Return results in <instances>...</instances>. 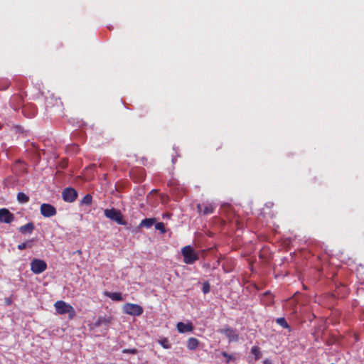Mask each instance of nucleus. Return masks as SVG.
<instances>
[{
  "label": "nucleus",
  "mask_w": 364,
  "mask_h": 364,
  "mask_svg": "<svg viewBox=\"0 0 364 364\" xmlns=\"http://www.w3.org/2000/svg\"><path fill=\"white\" fill-rule=\"evenodd\" d=\"M54 306L58 314L60 315L68 314L70 319H73L76 316L74 308L64 301H57Z\"/></svg>",
  "instance_id": "f257e3e1"
},
{
  "label": "nucleus",
  "mask_w": 364,
  "mask_h": 364,
  "mask_svg": "<svg viewBox=\"0 0 364 364\" xmlns=\"http://www.w3.org/2000/svg\"><path fill=\"white\" fill-rule=\"evenodd\" d=\"M181 254L183 257V262L187 264H193L198 260L199 256L191 245H186L181 249Z\"/></svg>",
  "instance_id": "f03ea898"
},
{
  "label": "nucleus",
  "mask_w": 364,
  "mask_h": 364,
  "mask_svg": "<svg viewBox=\"0 0 364 364\" xmlns=\"http://www.w3.org/2000/svg\"><path fill=\"white\" fill-rule=\"evenodd\" d=\"M104 215L106 218L116 222L119 225H125L127 222L124 220L123 215L119 210L114 208L105 209Z\"/></svg>",
  "instance_id": "7ed1b4c3"
},
{
  "label": "nucleus",
  "mask_w": 364,
  "mask_h": 364,
  "mask_svg": "<svg viewBox=\"0 0 364 364\" xmlns=\"http://www.w3.org/2000/svg\"><path fill=\"white\" fill-rule=\"evenodd\" d=\"M123 312L131 316H140L143 314V308L139 304L127 303L123 306Z\"/></svg>",
  "instance_id": "20e7f679"
},
{
  "label": "nucleus",
  "mask_w": 364,
  "mask_h": 364,
  "mask_svg": "<svg viewBox=\"0 0 364 364\" xmlns=\"http://www.w3.org/2000/svg\"><path fill=\"white\" fill-rule=\"evenodd\" d=\"M47 269V264L40 259H33L31 262V270L36 274L43 272Z\"/></svg>",
  "instance_id": "39448f33"
},
{
  "label": "nucleus",
  "mask_w": 364,
  "mask_h": 364,
  "mask_svg": "<svg viewBox=\"0 0 364 364\" xmlns=\"http://www.w3.org/2000/svg\"><path fill=\"white\" fill-rule=\"evenodd\" d=\"M77 197V192L73 188H65L62 192V198L65 202L73 203L76 200Z\"/></svg>",
  "instance_id": "423d86ee"
},
{
  "label": "nucleus",
  "mask_w": 364,
  "mask_h": 364,
  "mask_svg": "<svg viewBox=\"0 0 364 364\" xmlns=\"http://www.w3.org/2000/svg\"><path fill=\"white\" fill-rule=\"evenodd\" d=\"M218 332L221 334L225 335L228 339L229 343L237 342L239 339L236 329L227 327L219 329Z\"/></svg>",
  "instance_id": "0eeeda50"
},
{
  "label": "nucleus",
  "mask_w": 364,
  "mask_h": 364,
  "mask_svg": "<svg viewBox=\"0 0 364 364\" xmlns=\"http://www.w3.org/2000/svg\"><path fill=\"white\" fill-rule=\"evenodd\" d=\"M40 211L41 214L46 218L54 216L57 213L56 208L49 203H43L41 205Z\"/></svg>",
  "instance_id": "6e6552de"
},
{
  "label": "nucleus",
  "mask_w": 364,
  "mask_h": 364,
  "mask_svg": "<svg viewBox=\"0 0 364 364\" xmlns=\"http://www.w3.org/2000/svg\"><path fill=\"white\" fill-rule=\"evenodd\" d=\"M215 209V206L210 203H203L197 205L198 212L204 215L213 213Z\"/></svg>",
  "instance_id": "1a4fd4ad"
},
{
  "label": "nucleus",
  "mask_w": 364,
  "mask_h": 364,
  "mask_svg": "<svg viewBox=\"0 0 364 364\" xmlns=\"http://www.w3.org/2000/svg\"><path fill=\"white\" fill-rule=\"evenodd\" d=\"M22 113L27 118H33L37 114V107L33 103H28L22 107Z\"/></svg>",
  "instance_id": "9d476101"
},
{
  "label": "nucleus",
  "mask_w": 364,
  "mask_h": 364,
  "mask_svg": "<svg viewBox=\"0 0 364 364\" xmlns=\"http://www.w3.org/2000/svg\"><path fill=\"white\" fill-rule=\"evenodd\" d=\"M23 102V97L21 94H16L14 95L10 100H9V105L10 107L14 109V110L17 111L20 109L22 106Z\"/></svg>",
  "instance_id": "9b49d317"
},
{
  "label": "nucleus",
  "mask_w": 364,
  "mask_h": 364,
  "mask_svg": "<svg viewBox=\"0 0 364 364\" xmlns=\"http://www.w3.org/2000/svg\"><path fill=\"white\" fill-rule=\"evenodd\" d=\"M14 220V215L6 208L0 209V223H11Z\"/></svg>",
  "instance_id": "f8f14e48"
},
{
  "label": "nucleus",
  "mask_w": 364,
  "mask_h": 364,
  "mask_svg": "<svg viewBox=\"0 0 364 364\" xmlns=\"http://www.w3.org/2000/svg\"><path fill=\"white\" fill-rule=\"evenodd\" d=\"M112 321V316H98L96 321L93 323V326L95 328H98L102 326H108L111 321Z\"/></svg>",
  "instance_id": "ddd939ff"
},
{
  "label": "nucleus",
  "mask_w": 364,
  "mask_h": 364,
  "mask_svg": "<svg viewBox=\"0 0 364 364\" xmlns=\"http://www.w3.org/2000/svg\"><path fill=\"white\" fill-rule=\"evenodd\" d=\"M54 105L58 108L59 111H62L63 109V103L60 99L50 97L49 100H47L46 107L47 109H52Z\"/></svg>",
  "instance_id": "4468645a"
},
{
  "label": "nucleus",
  "mask_w": 364,
  "mask_h": 364,
  "mask_svg": "<svg viewBox=\"0 0 364 364\" xmlns=\"http://www.w3.org/2000/svg\"><path fill=\"white\" fill-rule=\"evenodd\" d=\"M176 328L178 331L181 333L191 332L193 329L191 323H184L183 322H178L176 325Z\"/></svg>",
  "instance_id": "2eb2a0df"
},
{
  "label": "nucleus",
  "mask_w": 364,
  "mask_h": 364,
  "mask_svg": "<svg viewBox=\"0 0 364 364\" xmlns=\"http://www.w3.org/2000/svg\"><path fill=\"white\" fill-rule=\"evenodd\" d=\"M105 295L113 301H121L123 299L122 294L119 292L105 291Z\"/></svg>",
  "instance_id": "dca6fc26"
},
{
  "label": "nucleus",
  "mask_w": 364,
  "mask_h": 364,
  "mask_svg": "<svg viewBox=\"0 0 364 364\" xmlns=\"http://www.w3.org/2000/svg\"><path fill=\"white\" fill-rule=\"evenodd\" d=\"M199 345V341L196 338H189L187 341V348L191 350H196Z\"/></svg>",
  "instance_id": "f3484780"
},
{
  "label": "nucleus",
  "mask_w": 364,
  "mask_h": 364,
  "mask_svg": "<svg viewBox=\"0 0 364 364\" xmlns=\"http://www.w3.org/2000/svg\"><path fill=\"white\" fill-rule=\"evenodd\" d=\"M34 230V225L33 223H28L24 225H22L19 228V231L22 234H25L26 232L31 233Z\"/></svg>",
  "instance_id": "a211bd4d"
},
{
  "label": "nucleus",
  "mask_w": 364,
  "mask_h": 364,
  "mask_svg": "<svg viewBox=\"0 0 364 364\" xmlns=\"http://www.w3.org/2000/svg\"><path fill=\"white\" fill-rule=\"evenodd\" d=\"M156 219L155 218H146L141 220V222L139 224V227L142 228H151L154 223H155Z\"/></svg>",
  "instance_id": "6ab92c4d"
},
{
  "label": "nucleus",
  "mask_w": 364,
  "mask_h": 364,
  "mask_svg": "<svg viewBox=\"0 0 364 364\" xmlns=\"http://www.w3.org/2000/svg\"><path fill=\"white\" fill-rule=\"evenodd\" d=\"M16 198L18 202L21 204L27 203L29 201V196L23 192L18 193Z\"/></svg>",
  "instance_id": "aec40b11"
},
{
  "label": "nucleus",
  "mask_w": 364,
  "mask_h": 364,
  "mask_svg": "<svg viewBox=\"0 0 364 364\" xmlns=\"http://www.w3.org/2000/svg\"><path fill=\"white\" fill-rule=\"evenodd\" d=\"M34 239H31L27 240L25 242H22L18 245V249L20 250H23L26 248H31L34 244Z\"/></svg>",
  "instance_id": "412c9836"
},
{
  "label": "nucleus",
  "mask_w": 364,
  "mask_h": 364,
  "mask_svg": "<svg viewBox=\"0 0 364 364\" xmlns=\"http://www.w3.org/2000/svg\"><path fill=\"white\" fill-rule=\"evenodd\" d=\"M276 322L277 324L281 326L282 328L289 329V331H291V328H290L289 325L288 324V323L287 322L285 318H284V317L278 318L276 319Z\"/></svg>",
  "instance_id": "4be33fe9"
},
{
  "label": "nucleus",
  "mask_w": 364,
  "mask_h": 364,
  "mask_svg": "<svg viewBox=\"0 0 364 364\" xmlns=\"http://www.w3.org/2000/svg\"><path fill=\"white\" fill-rule=\"evenodd\" d=\"M92 202V197L90 194L85 195L80 201L81 205H90Z\"/></svg>",
  "instance_id": "5701e85b"
},
{
  "label": "nucleus",
  "mask_w": 364,
  "mask_h": 364,
  "mask_svg": "<svg viewBox=\"0 0 364 364\" xmlns=\"http://www.w3.org/2000/svg\"><path fill=\"white\" fill-rule=\"evenodd\" d=\"M11 85V82L7 79L0 80V90H7Z\"/></svg>",
  "instance_id": "b1692460"
},
{
  "label": "nucleus",
  "mask_w": 364,
  "mask_h": 364,
  "mask_svg": "<svg viewBox=\"0 0 364 364\" xmlns=\"http://www.w3.org/2000/svg\"><path fill=\"white\" fill-rule=\"evenodd\" d=\"M252 354L254 355L255 360H259L262 357V353L259 348L257 346L252 348Z\"/></svg>",
  "instance_id": "393cba45"
},
{
  "label": "nucleus",
  "mask_w": 364,
  "mask_h": 364,
  "mask_svg": "<svg viewBox=\"0 0 364 364\" xmlns=\"http://www.w3.org/2000/svg\"><path fill=\"white\" fill-rule=\"evenodd\" d=\"M159 343L160 345L165 349H169L171 348V344L169 343V341L168 338H164L159 341Z\"/></svg>",
  "instance_id": "a878e982"
},
{
  "label": "nucleus",
  "mask_w": 364,
  "mask_h": 364,
  "mask_svg": "<svg viewBox=\"0 0 364 364\" xmlns=\"http://www.w3.org/2000/svg\"><path fill=\"white\" fill-rule=\"evenodd\" d=\"M210 285L208 282H205L203 284L202 291L203 294H206L210 292Z\"/></svg>",
  "instance_id": "bb28decb"
},
{
  "label": "nucleus",
  "mask_w": 364,
  "mask_h": 364,
  "mask_svg": "<svg viewBox=\"0 0 364 364\" xmlns=\"http://www.w3.org/2000/svg\"><path fill=\"white\" fill-rule=\"evenodd\" d=\"M155 228H156V230L161 231V233H165L166 232V229H165V227H164V224L162 222L156 223L155 225Z\"/></svg>",
  "instance_id": "cd10ccee"
},
{
  "label": "nucleus",
  "mask_w": 364,
  "mask_h": 364,
  "mask_svg": "<svg viewBox=\"0 0 364 364\" xmlns=\"http://www.w3.org/2000/svg\"><path fill=\"white\" fill-rule=\"evenodd\" d=\"M222 355L226 358V363H230L231 360L233 359V356L232 355H229L227 352H222Z\"/></svg>",
  "instance_id": "c85d7f7f"
},
{
  "label": "nucleus",
  "mask_w": 364,
  "mask_h": 364,
  "mask_svg": "<svg viewBox=\"0 0 364 364\" xmlns=\"http://www.w3.org/2000/svg\"><path fill=\"white\" fill-rule=\"evenodd\" d=\"M123 353H129V354H136L137 353V349L136 348H131V349H124L122 350Z\"/></svg>",
  "instance_id": "c756f323"
},
{
  "label": "nucleus",
  "mask_w": 364,
  "mask_h": 364,
  "mask_svg": "<svg viewBox=\"0 0 364 364\" xmlns=\"http://www.w3.org/2000/svg\"><path fill=\"white\" fill-rule=\"evenodd\" d=\"M136 171L139 172V178L138 179V181H141L144 178V170L143 168H139Z\"/></svg>",
  "instance_id": "7c9ffc66"
},
{
  "label": "nucleus",
  "mask_w": 364,
  "mask_h": 364,
  "mask_svg": "<svg viewBox=\"0 0 364 364\" xmlns=\"http://www.w3.org/2000/svg\"><path fill=\"white\" fill-rule=\"evenodd\" d=\"M14 130L16 133H23V128L21 126L16 125L13 127Z\"/></svg>",
  "instance_id": "2f4dec72"
},
{
  "label": "nucleus",
  "mask_w": 364,
  "mask_h": 364,
  "mask_svg": "<svg viewBox=\"0 0 364 364\" xmlns=\"http://www.w3.org/2000/svg\"><path fill=\"white\" fill-rule=\"evenodd\" d=\"M263 364H272V361L269 359H265L263 360Z\"/></svg>",
  "instance_id": "473e14b6"
},
{
  "label": "nucleus",
  "mask_w": 364,
  "mask_h": 364,
  "mask_svg": "<svg viewBox=\"0 0 364 364\" xmlns=\"http://www.w3.org/2000/svg\"><path fill=\"white\" fill-rule=\"evenodd\" d=\"M5 303L7 305H10L11 304V300L10 299H6Z\"/></svg>",
  "instance_id": "72a5a7b5"
}]
</instances>
